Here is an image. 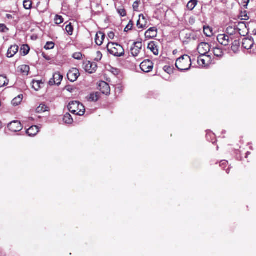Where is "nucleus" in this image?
<instances>
[{
	"label": "nucleus",
	"mask_w": 256,
	"mask_h": 256,
	"mask_svg": "<svg viewBox=\"0 0 256 256\" xmlns=\"http://www.w3.org/2000/svg\"><path fill=\"white\" fill-rule=\"evenodd\" d=\"M192 65V60L190 56L184 54L178 58L176 66L180 71L188 70Z\"/></svg>",
	"instance_id": "nucleus-1"
},
{
	"label": "nucleus",
	"mask_w": 256,
	"mask_h": 256,
	"mask_svg": "<svg viewBox=\"0 0 256 256\" xmlns=\"http://www.w3.org/2000/svg\"><path fill=\"white\" fill-rule=\"evenodd\" d=\"M246 26L244 22L232 23L227 27L226 33L230 36L238 33L241 36H244V32H241L242 30H246Z\"/></svg>",
	"instance_id": "nucleus-2"
},
{
	"label": "nucleus",
	"mask_w": 256,
	"mask_h": 256,
	"mask_svg": "<svg viewBox=\"0 0 256 256\" xmlns=\"http://www.w3.org/2000/svg\"><path fill=\"white\" fill-rule=\"evenodd\" d=\"M68 107L69 111L76 115L83 116L85 112L84 106L77 101L71 102Z\"/></svg>",
	"instance_id": "nucleus-3"
},
{
	"label": "nucleus",
	"mask_w": 256,
	"mask_h": 256,
	"mask_svg": "<svg viewBox=\"0 0 256 256\" xmlns=\"http://www.w3.org/2000/svg\"><path fill=\"white\" fill-rule=\"evenodd\" d=\"M108 52L115 56L120 57L124 54V50L122 46L116 43L109 42L107 45Z\"/></svg>",
	"instance_id": "nucleus-4"
},
{
	"label": "nucleus",
	"mask_w": 256,
	"mask_h": 256,
	"mask_svg": "<svg viewBox=\"0 0 256 256\" xmlns=\"http://www.w3.org/2000/svg\"><path fill=\"white\" fill-rule=\"evenodd\" d=\"M210 57L208 55H200L198 58V63L200 66L206 67L210 64Z\"/></svg>",
	"instance_id": "nucleus-5"
},
{
	"label": "nucleus",
	"mask_w": 256,
	"mask_h": 256,
	"mask_svg": "<svg viewBox=\"0 0 256 256\" xmlns=\"http://www.w3.org/2000/svg\"><path fill=\"white\" fill-rule=\"evenodd\" d=\"M153 67L154 64L152 62L149 60H144L140 64L141 70L145 72H148L152 71Z\"/></svg>",
	"instance_id": "nucleus-6"
},
{
	"label": "nucleus",
	"mask_w": 256,
	"mask_h": 256,
	"mask_svg": "<svg viewBox=\"0 0 256 256\" xmlns=\"http://www.w3.org/2000/svg\"><path fill=\"white\" fill-rule=\"evenodd\" d=\"M80 76L79 70L76 68H72L67 74L68 80L72 82L76 81Z\"/></svg>",
	"instance_id": "nucleus-7"
},
{
	"label": "nucleus",
	"mask_w": 256,
	"mask_h": 256,
	"mask_svg": "<svg viewBox=\"0 0 256 256\" xmlns=\"http://www.w3.org/2000/svg\"><path fill=\"white\" fill-rule=\"evenodd\" d=\"M197 50L200 55H206L210 51V46L206 42H202L198 46Z\"/></svg>",
	"instance_id": "nucleus-8"
},
{
	"label": "nucleus",
	"mask_w": 256,
	"mask_h": 256,
	"mask_svg": "<svg viewBox=\"0 0 256 256\" xmlns=\"http://www.w3.org/2000/svg\"><path fill=\"white\" fill-rule=\"evenodd\" d=\"M10 130L12 132H17L20 131L22 126L20 122L18 120H14L10 122L8 126Z\"/></svg>",
	"instance_id": "nucleus-9"
},
{
	"label": "nucleus",
	"mask_w": 256,
	"mask_h": 256,
	"mask_svg": "<svg viewBox=\"0 0 256 256\" xmlns=\"http://www.w3.org/2000/svg\"><path fill=\"white\" fill-rule=\"evenodd\" d=\"M142 44L141 42H137L134 43L130 48L132 54L134 56H136L142 50Z\"/></svg>",
	"instance_id": "nucleus-10"
},
{
	"label": "nucleus",
	"mask_w": 256,
	"mask_h": 256,
	"mask_svg": "<svg viewBox=\"0 0 256 256\" xmlns=\"http://www.w3.org/2000/svg\"><path fill=\"white\" fill-rule=\"evenodd\" d=\"M63 76L59 72H56L53 74V77L49 81L50 86L54 84L59 85L60 84Z\"/></svg>",
	"instance_id": "nucleus-11"
},
{
	"label": "nucleus",
	"mask_w": 256,
	"mask_h": 256,
	"mask_svg": "<svg viewBox=\"0 0 256 256\" xmlns=\"http://www.w3.org/2000/svg\"><path fill=\"white\" fill-rule=\"evenodd\" d=\"M84 68L86 72L92 74L96 71L97 65L95 62H91L90 61L86 62L84 64Z\"/></svg>",
	"instance_id": "nucleus-12"
},
{
	"label": "nucleus",
	"mask_w": 256,
	"mask_h": 256,
	"mask_svg": "<svg viewBox=\"0 0 256 256\" xmlns=\"http://www.w3.org/2000/svg\"><path fill=\"white\" fill-rule=\"evenodd\" d=\"M217 40L219 43L224 46H228L232 41L229 36L226 34H218L217 37Z\"/></svg>",
	"instance_id": "nucleus-13"
},
{
	"label": "nucleus",
	"mask_w": 256,
	"mask_h": 256,
	"mask_svg": "<svg viewBox=\"0 0 256 256\" xmlns=\"http://www.w3.org/2000/svg\"><path fill=\"white\" fill-rule=\"evenodd\" d=\"M254 45V42L253 38L251 37L250 38H244L242 42V46L246 50L251 49Z\"/></svg>",
	"instance_id": "nucleus-14"
},
{
	"label": "nucleus",
	"mask_w": 256,
	"mask_h": 256,
	"mask_svg": "<svg viewBox=\"0 0 256 256\" xmlns=\"http://www.w3.org/2000/svg\"><path fill=\"white\" fill-rule=\"evenodd\" d=\"M146 38L150 39L153 38L157 36V29L155 27L150 28L146 30L144 34Z\"/></svg>",
	"instance_id": "nucleus-15"
},
{
	"label": "nucleus",
	"mask_w": 256,
	"mask_h": 256,
	"mask_svg": "<svg viewBox=\"0 0 256 256\" xmlns=\"http://www.w3.org/2000/svg\"><path fill=\"white\" fill-rule=\"evenodd\" d=\"M100 90L104 94L108 95L110 94V87L108 84L105 82H101L99 84Z\"/></svg>",
	"instance_id": "nucleus-16"
},
{
	"label": "nucleus",
	"mask_w": 256,
	"mask_h": 256,
	"mask_svg": "<svg viewBox=\"0 0 256 256\" xmlns=\"http://www.w3.org/2000/svg\"><path fill=\"white\" fill-rule=\"evenodd\" d=\"M146 18L144 16L141 14L139 16V20L137 22V26L138 28H146Z\"/></svg>",
	"instance_id": "nucleus-17"
},
{
	"label": "nucleus",
	"mask_w": 256,
	"mask_h": 256,
	"mask_svg": "<svg viewBox=\"0 0 256 256\" xmlns=\"http://www.w3.org/2000/svg\"><path fill=\"white\" fill-rule=\"evenodd\" d=\"M18 46L17 45L12 46L8 50L7 56L8 58H12L18 52Z\"/></svg>",
	"instance_id": "nucleus-18"
},
{
	"label": "nucleus",
	"mask_w": 256,
	"mask_h": 256,
	"mask_svg": "<svg viewBox=\"0 0 256 256\" xmlns=\"http://www.w3.org/2000/svg\"><path fill=\"white\" fill-rule=\"evenodd\" d=\"M105 35L102 32H98L96 35L95 42L98 46H100L103 42V40L104 38Z\"/></svg>",
	"instance_id": "nucleus-19"
},
{
	"label": "nucleus",
	"mask_w": 256,
	"mask_h": 256,
	"mask_svg": "<svg viewBox=\"0 0 256 256\" xmlns=\"http://www.w3.org/2000/svg\"><path fill=\"white\" fill-rule=\"evenodd\" d=\"M39 131V128L36 126H32L26 130V134L30 136H35Z\"/></svg>",
	"instance_id": "nucleus-20"
},
{
	"label": "nucleus",
	"mask_w": 256,
	"mask_h": 256,
	"mask_svg": "<svg viewBox=\"0 0 256 256\" xmlns=\"http://www.w3.org/2000/svg\"><path fill=\"white\" fill-rule=\"evenodd\" d=\"M148 48L151 50L153 52V54L157 56L158 54V48L157 46H156L155 42H150L148 46Z\"/></svg>",
	"instance_id": "nucleus-21"
},
{
	"label": "nucleus",
	"mask_w": 256,
	"mask_h": 256,
	"mask_svg": "<svg viewBox=\"0 0 256 256\" xmlns=\"http://www.w3.org/2000/svg\"><path fill=\"white\" fill-rule=\"evenodd\" d=\"M100 96V93L98 92H94L91 93L87 98L88 101L96 102L98 101Z\"/></svg>",
	"instance_id": "nucleus-22"
},
{
	"label": "nucleus",
	"mask_w": 256,
	"mask_h": 256,
	"mask_svg": "<svg viewBox=\"0 0 256 256\" xmlns=\"http://www.w3.org/2000/svg\"><path fill=\"white\" fill-rule=\"evenodd\" d=\"M212 52L214 55L218 58H221L224 56V52L220 48H214L212 49Z\"/></svg>",
	"instance_id": "nucleus-23"
},
{
	"label": "nucleus",
	"mask_w": 256,
	"mask_h": 256,
	"mask_svg": "<svg viewBox=\"0 0 256 256\" xmlns=\"http://www.w3.org/2000/svg\"><path fill=\"white\" fill-rule=\"evenodd\" d=\"M9 82L6 76L4 75H0V88L6 86Z\"/></svg>",
	"instance_id": "nucleus-24"
},
{
	"label": "nucleus",
	"mask_w": 256,
	"mask_h": 256,
	"mask_svg": "<svg viewBox=\"0 0 256 256\" xmlns=\"http://www.w3.org/2000/svg\"><path fill=\"white\" fill-rule=\"evenodd\" d=\"M48 108L44 104H40L36 108V112L38 113H42L48 110Z\"/></svg>",
	"instance_id": "nucleus-25"
},
{
	"label": "nucleus",
	"mask_w": 256,
	"mask_h": 256,
	"mask_svg": "<svg viewBox=\"0 0 256 256\" xmlns=\"http://www.w3.org/2000/svg\"><path fill=\"white\" fill-rule=\"evenodd\" d=\"M22 95L20 94L15 98L14 99L12 100V104L13 106H17L19 104H20V102L22 101Z\"/></svg>",
	"instance_id": "nucleus-26"
},
{
	"label": "nucleus",
	"mask_w": 256,
	"mask_h": 256,
	"mask_svg": "<svg viewBox=\"0 0 256 256\" xmlns=\"http://www.w3.org/2000/svg\"><path fill=\"white\" fill-rule=\"evenodd\" d=\"M63 120L65 123L68 124H70L73 122V119L71 115L68 113H66L64 115Z\"/></svg>",
	"instance_id": "nucleus-27"
},
{
	"label": "nucleus",
	"mask_w": 256,
	"mask_h": 256,
	"mask_svg": "<svg viewBox=\"0 0 256 256\" xmlns=\"http://www.w3.org/2000/svg\"><path fill=\"white\" fill-rule=\"evenodd\" d=\"M197 2V0H190L187 4V8L190 10H194L196 6Z\"/></svg>",
	"instance_id": "nucleus-28"
},
{
	"label": "nucleus",
	"mask_w": 256,
	"mask_h": 256,
	"mask_svg": "<svg viewBox=\"0 0 256 256\" xmlns=\"http://www.w3.org/2000/svg\"><path fill=\"white\" fill-rule=\"evenodd\" d=\"M42 83L40 80H34L32 82V87L36 90H38L40 88V85Z\"/></svg>",
	"instance_id": "nucleus-29"
},
{
	"label": "nucleus",
	"mask_w": 256,
	"mask_h": 256,
	"mask_svg": "<svg viewBox=\"0 0 256 256\" xmlns=\"http://www.w3.org/2000/svg\"><path fill=\"white\" fill-rule=\"evenodd\" d=\"M20 70L21 72L28 75L30 71V67L24 64L20 66Z\"/></svg>",
	"instance_id": "nucleus-30"
},
{
	"label": "nucleus",
	"mask_w": 256,
	"mask_h": 256,
	"mask_svg": "<svg viewBox=\"0 0 256 256\" xmlns=\"http://www.w3.org/2000/svg\"><path fill=\"white\" fill-rule=\"evenodd\" d=\"M204 34L208 37H210L212 35V30L209 26L204 27Z\"/></svg>",
	"instance_id": "nucleus-31"
},
{
	"label": "nucleus",
	"mask_w": 256,
	"mask_h": 256,
	"mask_svg": "<svg viewBox=\"0 0 256 256\" xmlns=\"http://www.w3.org/2000/svg\"><path fill=\"white\" fill-rule=\"evenodd\" d=\"M240 46V42L237 40H234L232 43V46H231L232 50L234 52H236L238 50V47Z\"/></svg>",
	"instance_id": "nucleus-32"
},
{
	"label": "nucleus",
	"mask_w": 256,
	"mask_h": 256,
	"mask_svg": "<svg viewBox=\"0 0 256 256\" xmlns=\"http://www.w3.org/2000/svg\"><path fill=\"white\" fill-rule=\"evenodd\" d=\"M32 2L30 0H26L24 2V7L26 9L29 10L31 8Z\"/></svg>",
	"instance_id": "nucleus-33"
},
{
	"label": "nucleus",
	"mask_w": 256,
	"mask_h": 256,
	"mask_svg": "<svg viewBox=\"0 0 256 256\" xmlns=\"http://www.w3.org/2000/svg\"><path fill=\"white\" fill-rule=\"evenodd\" d=\"M54 22L56 24H59L63 22L64 18L62 16L56 15L54 18Z\"/></svg>",
	"instance_id": "nucleus-34"
},
{
	"label": "nucleus",
	"mask_w": 256,
	"mask_h": 256,
	"mask_svg": "<svg viewBox=\"0 0 256 256\" xmlns=\"http://www.w3.org/2000/svg\"><path fill=\"white\" fill-rule=\"evenodd\" d=\"M66 30L69 35L71 36L72 34L73 28L71 25V24H69L66 26Z\"/></svg>",
	"instance_id": "nucleus-35"
},
{
	"label": "nucleus",
	"mask_w": 256,
	"mask_h": 256,
	"mask_svg": "<svg viewBox=\"0 0 256 256\" xmlns=\"http://www.w3.org/2000/svg\"><path fill=\"white\" fill-rule=\"evenodd\" d=\"M54 46V44L53 42H48L45 45L44 48L46 50L52 49Z\"/></svg>",
	"instance_id": "nucleus-36"
},
{
	"label": "nucleus",
	"mask_w": 256,
	"mask_h": 256,
	"mask_svg": "<svg viewBox=\"0 0 256 256\" xmlns=\"http://www.w3.org/2000/svg\"><path fill=\"white\" fill-rule=\"evenodd\" d=\"M82 54L81 52H75L72 54V58L76 60H80L82 58Z\"/></svg>",
	"instance_id": "nucleus-37"
},
{
	"label": "nucleus",
	"mask_w": 256,
	"mask_h": 256,
	"mask_svg": "<svg viewBox=\"0 0 256 256\" xmlns=\"http://www.w3.org/2000/svg\"><path fill=\"white\" fill-rule=\"evenodd\" d=\"M133 26V24L132 22L130 20V21L129 23L128 24V25L126 26V27L124 28L125 32H128V30L132 29Z\"/></svg>",
	"instance_id": "nucleus-38"
},
{
	"label": "nucleus",
	"mask_w": 256,
	"mask_h": 256,
	"mask_svg": "<svg viewBox=\"0 0 256 256\" xmlns=\"http://www.w3.org/2000/svg\"><path fill=\"white\" fill-rule=\"evenodd\" d=\"M102 54L101 53V52H100V51H98L96 52V56L94 60L96 61H99L102 59Z\"/></svg>",
	"instance_id": "nucleus-39"
},
{
	"label": "nucleus",
	"mask_w": 256,
	"mask_h": 256,
	"mask_svg": "<svg viewBox=\"0 0 256 256\" xmlns=\"http://www.w3.org/2000/svg\"><path fill=\"white\" fill-rule=\"evenodd\" d=\"M118 12L122 16H124L126 14V11L124 8L118 9Z\"/></svg>",
	"instance_id": "nucleus-40"
},
{
	"label": "nucleus",
	"mask_w": 256,
	"mask_h": 256,
	"mask_svg": "<svg viewBox=\"0 0 256 256\" xmlns=\"http://www.w3.org/2000/svg\"><path fill=\"white\" fill-rule=\"evenodd\" d=\"M240 17L241 18L242 20H246L248 19V14L246 13V12H241Z\"/></svg>",
	"instance_id": "nucleus-41"
},
{
	"label": "nucleus",
	"mask_w": 256,
	"mask_h": 256,
	"mask_svg": "<svg viewBox=\"0 0 256 256\" xmlns=\"http://www.w3.org/2000/svg\"><path fill=\"white\" fill-rule=\"evenodd\" d=\"M22 50H23L24 55L26 56L28 53L30 48L28 46H24V47Z\"/></svg>",
	"instance_id": "nucleus-42"
},
{
	"label": "nucleus",
	"mask_w": 256,
	"mask_h": 256,
	"mask_svg": "<svg viewBox=\"0 0 256 256\" xmlns=\"http://www.w3.org/2000/svg\"><path fill=\"white\" fill-rule=\"evenodd\" d=\"M228 164V162L226 160H222L220 162V166L222 167V168H224Z\"/></svg>",
	"instance_id": "nucleus-43"
},
{
	"label": "nucleus",
	"mask_w": 256,
	"mask_h": 256,
	"mask_svg": "<svg viewBox=\"0 0 256 256\" xmlns=\"http://www.w3.org/2000/svg\"><path fill=\"white\" fill-rule=\"evenodd\" d=\"M8 29L6 28V26L4 24H0V32H6V30Z\"/></svg>",
	"instance_id": "nucleus-44"
},
{
	"label": "nucleus",
	"mask_w": 256,
	"mask_h": 256,
	"mask_svg": "<svg viewBox=\"0 0 256 256\" xmlns=\"http://www.w3.org/2000/svg\"><path fill=\"white\" fill-rule=\"evenodd\" d=\"M164 70L168 74H170L172 72V68L168 66H165L164 68Z\"/></svg>",
	"instance_id": "nucleus-45"
},
{
	"label": "nucleus",
	"mask_w": 256,
	"mask_h": 256,
	"mask_svg": "<svg viewBox=\"0 0 256 256\" xmlns=\"http://www.w3.org/2000/svg\"><path fill=\"white\" fill-rule=\"evenodd\" d=\"M139 2L138 1L135 2L133 4V8L134 10H137L138 8Z\"/></svg>",
	"instance_id": "nucleus-46"
},
{
	"label": "nucleus",
	"mask_w": 256,
	"mask_h": 256,
	"mask_svg": "<svg viewBox=\"0 0 256 256\" xmlns=\"http://www.w3.org/2000/svg\"><path fill=\"white\" fill-rule=\"evenodd\" d=\"M108 36L112 40L114 37V34L112 32H110L108 34Z\"/></svg>",
	"instance_id": "nucleus-47"
},
{
	"label": "nucleus",
	"mask_w": 256,
	"mask_h": 256,
	"mask_svg": "<svg viewBox=\"0 0 256 256\" xmlns=\"http://www.w3.org/2000/svg\"><path fill=\"white\" fill-rule=\"evenodd\" d=\"M250 0H242V2L245 4L244 6L246 8V6L249 2Z\"/></svg>",
	"instance_id": "nucleus-48"
},
{
	"label": "nucleus",
	"mask_w": 256,
	"mask_h": 256,
	"mask_svg": "<svg viewBox=\"0 0 256 256\" xmlns=\"http://www.w3.org/2000/svg\"><path fill=\"white\" fill-rule=\"evenodd\" d=\"M226 173H227V174H229V168H228V169L226 170Z\"/></svg>",
	"instance_id": "nucleus-49"
},
{
	"label": "nucleus",
	"mask_w": 256,
	"mask_h": 256,
	"mask_svg": "<svg viewBox=\"0 0 256 256\" xmlns=\"http://www.w3.org/2000/svg\"><path fill=\"white\" fill-rule=\"evenodd\" d=\"M2 123L0 122V129L2 128Z\"/></svg>",
	"instance_id": "nucleus-50"
},
{
	"label": "nucleus",
	"mask_w": 256,
	"mask_h": 256,
	"mask_svg": "<svg viewBox=\"0 0 256 256\" xmlns=\"http://www.w3.org/2000/svg\"><path fill=\"white\" fill-rule=\"evenodd\" d=\"M254 31H255L254 34H256V30H255Z\"/></svg>",
	"instance_id": "nucleus-51"
},
{
	"label": "nucleus",
	"mask_w": 256,
	"mask_h": 256,
	"mask_svg": "<svg viewBox=\"0 0 256 256\" xmlns=\"http://www.w3.org/2000/svg\"><path fill=\"white\" fill-rule=\"evenodd\" d=\"M142 22H144V21H143L142 20V22H141V23H142Z\"/></svg>",
	"instance_id": "nucleus-52"
},
{
	"label": "nucleus",
	"mask_w": 256,
	"mask_h": 256,
	"mask_svg": "<svg viewBox=\"0 0 256 256\" xmlns=\"http://www.w3.org/2000/svg\"><path fill=\"white\" fill-rule=\"evenodd\" d=\"M250 154V153H249L248 152H247L246 155H248V154Z\"/></svg>",
	"instance_id": "nucleus-53"
}]
</instances>
